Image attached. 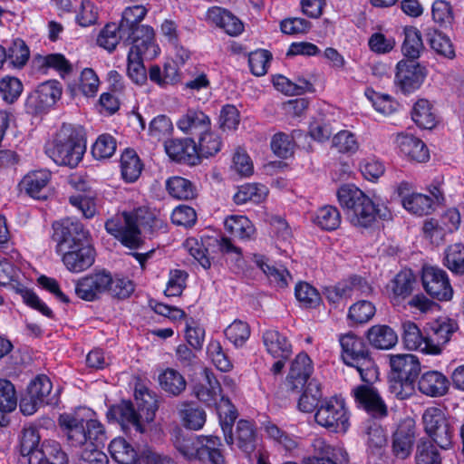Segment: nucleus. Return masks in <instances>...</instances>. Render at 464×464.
Returning a JSON list of instances; mask_svg holds the SVG:
<instances>
[{
    "label": "nucleus",
    "mask_w": 464,
    "mask_h": 464,
    "mask_svg": "<svg viewBox=\"0 0 464 464\" xmlns=\"http://www.w3.org/2000/svg\"><path fill=\"white\" fill-rule=\"evenodd\" d=\"M339 343L343 362L355 368L362 381L367 383L353 389L355 401L373 417L386 416L388 411L385 402L378 391L369 385L377 379L378 372L367 343L353 333L340 335Z\"/></svg>",
    "instance_id": "obj_1"
},
{
    "label": "nucleus",
    "mask_w": 464,
    "mask_h": 464,
    "mask_svg": "<svg viewBox=\"0 0 464 464\" xmlns=\"http://www.w3.org/2000/svg\"><path fill=\"white\" fill-rule=\"evenodd\" d=\"M59 423L71 447L82 449L81 459L89 464H108L107 455L100 448L104 445L106 433L96 420H84L72 414H62Z\"/></svg>",
    "instance_id": "obj_2"
},
{
    "label": "nucleus",
    "mask_w": 464,
    "mask_h": 464,
    "mask_svg": "<svg viewBox=\"0 0 464 464\" xmlns=\"http://www.w3.org/2000/svg\"><path fill=\"white\" fill-rule=\"evenodd\" d=\"M341 207L350 223L357 227H369L377 218L387 220L392 217L383 204L374 203L367 195L353 185H343L337 191Z\"/></svg>",
    "instance_id": "obj_3"
},
{
    "label": "nucleus",
    "mask_w": 464,
    "mask_h": 464,
    "mask_svg": "<svg viewBox=\"0 0 464 464\" xmlns=\"http://www.w3.org/2000/svg\"><path fill=\"white\" fill-rule=\"evenodd\" d=\"M76 295L84 301H94L108 293L119 299L128 298L134 291V285L127 277L116 276L106 270L92 273L80 278L74 288Z\"/></svg>",
    "instance_id": "obj_4"
},
{
    "label": "nucleus",
    "mask_w": 464,
    "mask_h": 464,
    "mask_svg": "<svg viewBox=\"0 0 464 464\" xmlns=\"http://www.w3.org/2000/svg\"><path fill=\"white\" fill-rule=\"evenodd\" d=\"M86 143L78 130L71 124H63L53 140L46 146L47 155L57 164L76 167L82 160Z\"/></svg>",
    "instance_id": "obj_5"
},
{
    "label": "nucleus",
    "mask_w": 464,
    "mask_h": 464,
    "mask_svg": "<svg viewBox=\"0 0 464 464\" xmlns=\"http://www.w3.org/2000/svg\"><path fill=\"white\" fill-rule=\"evenodd\" d=\"M147 13V8L141 5L128 6L122 12L120 24L123 37H131L137 48L151 52L155 42L154 30L150 25L140 24Z\"/></svg>",
    "instance_id": "obj_6"
},
{
    "label": "nucleus",
    "mask_w": 464,
    "mask_h": 464,
    "mask_svg": "<svg viewBox=\"0 0 464 464\" xmlns=\"http://www.w3.org/2000/svg\"><path fill=\"white\" fill-rule=\"evenodd\" d=\"M141 212V209L130 213L123 212L111 218L105 223L106 231L129 248L140 247L142 244L139 228L143 224L140 219Z\"/></svg>",
    "instance_id": "obj_7"
},
{
    "label": "nucleus",
    "mask_w": 464,
    "mask_h": 464,
    "mask_svg": "<svg viewBox=\"0 0 464 464\" xmlns=\"http://www.w3.org/2000/svg\"><path fill=\"white\" fill-rule=\"evenodd\" d=\"M349 412L343 399L336 396L322 400L316 410V423L332 432H346L349 426Z\"/></svg>",
    "instance_id": "obj_8"
},
{
    "label": "nucleus",
    "mask_w": 464,
    "mask_h": 464,
    "mask_svg": "<svg viewBox=\"0 0 464 464\" xmlns=\"http://www.w3.org/2000/svg\"><path fill=\"white\" fill-rule=\"evenodd\" d=\"M422 420L426 433L434 443L443 450L451 446L454 429L441 409L437 407L426 409Z\"/></svg>",
    "instance_id": "obj_9"
},
{
    "label": "nucleus",
    "mask_w": 464,
    "mask_h": 464,
    "mask_svg": "<svg viewBox=\"0 0 464 464\" xmlns=\"http://www.w3.org/2000/svg\"><path fill=\"white\" fill-rule=\"evenodd\" d=\"M53 240L55 252H64L78 245L89 242V232L77 219L67 218L53 224Z\"/></svg>",
    "instance_id": "obj_10"
},
{
    "label": "nucleus",
    "mask_w": 464,
    "mask_h": 464,
    "mask_svg": "<svg viewBox=\"0 0 464 464\" xmlns=\"http://www.w3.org/2000/svg\"><path fill=\"white\" fill-rule=\"evenodd\" d=\"M61 95L62 87L59 82H44L27 96L25 109L32 114L40 113L52 107Z\"/></svg>",
    "instance_id": "obj_11"
},
{
    "label": "nucleus",
    "mask_w": 464,
    "mask_h": 464,
    "mask_svg": "<svg viewBox=\"0 0 464 464\" xmlns=\"http://www.w3.org/2000/svg\"><path fill=\"white\" fill-rule=\"evenodd\" d=\"M421 281L428 295L439 301L450 300L453 295V289L450 283L447 273L436 266H424L422 269Z\"/></svg>",
    "instance_id": "obj_12"
},
{
    "label": "nucleus",
    "mask_w": 464,
    "mask_h": 464,
    "mask_svg": "<svg viewBox=\"0 0 464 464\" xmlns=\"http://www.w3.org/2000/svg\"><path fill=\"white\" fill-rule=\"evenodd\" d=\"M426 77L425 68L416 61H400L396 65L395 84L403 93L416 91Z\"/></svg>",
    "instance_id": "obj_13"
},
{
    "label": "nucleus",
    "mask_w": 464,
    "mask_h": 464,
    "mask_svg": "<svg viewBox=\"0 0 464 464\" xmlns=\"http://www.w3.org/2000/svg\"><path fill=\"white\" fill-rule=\"evenodd\" d=\"M64 266L72 273H81L91 267L95 260V250L89 242L58 252Z\"/></svg>",
    "instance_id": "obj_14"
},
{
    "label": "nucleus",
    "mask_w": 464,
    "mask_h": 464,
    "mask_svg": "<svg viewBox=\"0 0 464 464\" xmlns=\"http://www.w3.org/2000/svg\"><path fill=\"white\" fill-rule=\"evenodd\" d=\"M108 418L116 420L122 430L130 435H141L145 430L140 420V415L137 413L130 401H122L111 407Z\"/></svg>",
    "instance_id": "obj_15"
},
{
    "label": "nucleus",
    "mask_w": 464,
    "mask_h": 464,
    "mask_svg": "<svg viewBox=\"0 0 464 464\" xmlns=\"http://www.w3.org/2000/svg\"><path fill=\"white\" fill-rule=\"evenodd\" d=\"M167 155L174 161L188 165L198 163V151L196 142L191 138L170 139L164 142Z\"/></svg>",
    "instance_id": "obj_16"
},
{
    "label": "nucleus",
    "mask_w": 464,
    "mask_h": 464,
    "mask_svg": "<svg viewBox=\"0 0 464 464\" xmlns=\"http://www.w3.org/2000/svg\"><path fill=\"white\" fill-rule=\"evenodd\" d=\"M177 127L185 134L199 138L211 130V120L202 110L189 108L177 121Z\"/></svg>",
    "instance_id": "obj_17"
},
{
    "label": "nucleus",
    "mask_w": 464,
    "mask_h": 464,
    "mask_svg": "<svg viewBox=\"0 0 464 464\" xmlns=\"http://www.w3.org/2000/svg\"><path fill=\"white\" fill-rule=\"evenodd\" d=\"M158 45L153 42V48L150 51L137 48L132 44L128 53L127 72L131 81L137 84H142L147 80L146 69L143 64L142 56L147 58L155 57L158 53Z\"/></svg>",
    "instance_id": "obj_18"
},
{
    "label": "nucleus",
    "mask_w": 464,
    "mask_h": 464,
    "mask_svg": "<svg viewBox=\"0 0 464 464\" xmlns=\"http://www.w3.org/2000/svg\"><path fill=\"white\" fill-rule=\"evenodd\" d=\"M314 371L313 362L310 357L300 353L296 355L291 363L290 371L287 375V383L291 390H303L309 382V378Z\"/></svg>",
    "instance_id": "obj_19"
},
{
    "label": "nucleus",
    "mask_w": 464,
    "mask_h": 464,
    "mask_svg": "<svg viewBox=\"0 0 464 464\" xmlns=\"http://www.w3.org/2000/svg\"><path fill=\"white\" fill-rule=\"evenodd\" d=\"M50 179L51 173L48 170L41 169L30 172L19 183L20 190L24 191L33 198L45 199Z\"/></svg>",
    "instance_id": "obj_20"
},
{
    "label": "nucleus",
    "mask_w": 464,
    "mask_h": 464,
    "mask_svg": "<svg viewBox=\"0 0 464 464\" xmlns=\"http://www.w3.org/2000/svg\"><path fill=\"white\" fill-rule=\"evenodd\" d=\"M457 326L450 319L438 320L431 324L430 332L428 334L429 354H438L446 344Z\"/></svg>",
    "instance_id": "obj_21"
},
{
    "label": "nucleus",
    "mask_w": 464,
    "mask_h": 464,
    "mask_svg": "<svg viewBox=\"0 0 464 464\" xmlns=\"http://www.w3.org/2000/svg\"><path fill=\"white\" fill-rule=\"evenodd\" d=\"M390 365L394 376L413 383L420 372V363L413 354L391 355Z\"/></svg>",
    "instance_id": "obj_22"
},
{
    "label": "nucleus",
    "mask_w": 464,
    "mask_h": 464,
    "mask_svg": "<svg viewBox=\"0 0 464 464\" xmlns=\"http://www.w3.org/2000/svg\"><path fill=\"white\" fill-rule=\"evenodd\" d=\"M395 142L400 152L411 160L424 162L430 158L424 142L413 135L398 134Z\"/></svg>",
    "instance_id": "obj_23"
},
{
    "label": "nucleus",
    "mask_w": 464,
    "mask_h": 464,
    "mask_svg": "<svg viewBox=\"0 0 464 464\" xmlns=\"http://www.w3.org/2000/svg\"><path fill=\"white\" fill-rule=\"evenodd\" d=\"M450 387L448 378L438 371H429L421 374L418 382L419 391L430 397H440Z\"/></svg>",
    "instance_id": "obj_24"
},
{
    "label": "nucleus",
    "mask_w": 464,
    "mask_h": 464,
    "mask_svg": "<svg viewBox=\"0 0 464 464\" xmlns=\"http://www.w3.org/2000/svg\"><path fill=\"white\" fill-rule=\"evenodd\" d=\"M263 343L268 353L274 358L288 359L292 353V345L287 337L275 329L263 333Z\"/></svg>",
    "instance_id": "obj_25"
},
{
    "label": "nucleus",
    "mask_w": 464,
    "mask_h": 464,
    "mask_svg": "<svg viewBox=\"0 0 464 464\" xmlns=\"http://www.w3.org/2000/svg\"><path fill=\"white\" fill-rule=\"evenodd\" d=\"M143 447H138L135 450L130 443L122 438L112 440L109 445V451L115 461L120 464H139L142 461L140 451Z\"/></svg>",
    "instance_id": "obj_26"
},
{
    "label": "nucleus",
    "mask_w": 464,
    "mask_h": 464,
    "mask_svg": "<svg viewBox=\"0 0 464 464\" xmlns=\"http://www.w3.org/2000/svg\"><path fill=\"white\" fill-rule=\"evenodd\" d=\"M366 337L370 344L379 350L392 349L398 342L395 331L385 324H376L369 328Z\"/></svg>",
    "instance_id": "obj_27"
},
{
    "label": "nucleus",
    "mask_w": 464,
    "mask_h": 464,
    "mask_svg": "<svg viewBox=\"0 0 464 464\" xmlns=\"http://www.w3.org/2000/svg\"><path fill=\"white\" fill-rule=\"evenodd\" d=\"M221 440L217 436H200L198 459L212 464H224L225 458L221 452Z\"/></svg>",
    "instance_id": "obj_28"
},
{
    "label": "nucleus",
    "mask_w": 464,
    "mask_h": 464,
    "mask_svg": "<svg viewBox=\"0 0 464 464\" xmlns=\"http://www.w3.org/2000/svg\"><path fill=\"white\" fill-rule=\"evenodd\" d=\"M208 16L229 35L236 36L243 32L244 26L241 21L226 9L213 7L208 10Z\"/></svg>",
    "instance_id": "obj_29"
},
{
    "label": "nucleus",
    "mask_w": 464,
    "mask_h": 464,
    "mask_svg": "<svg viewBox=\"0 0 464 464\" xmlns=\"http://www.w3.org/2000/svg\"><path fill=\"white\" fill-rule=\"evenodd\" d=\"M402 340L407 349L429 354L428 336L423 335L418 325L411 322L402 323Z\"/></svg>",
    "instance_id": "obj_30"
},
{
    "label": "nucleus",
    "mask_w": 464,
    "mask_h": 464,
    "mask_svg": "<svg viewBox=\"0 0 464 464\" xmlns=\"http://www.w3.org/2000/svg\"><path fill=\"white\" fill-rule=\"evenodd\" d=\"M97 43L101 47H103L109 52H111L120 43L125 46H132V38L123 37V34L121 33V25L120 24H116L112 23L106 24L105 27L101 31L97 39Z\"/></svg>",
    "instance_id": "obj_31"
},
{
    "label": "nucleus",
    "mask_w": 464,
    "mask_h": 464,
    "mask_svg": "<svg viewBox=\"0 0 464 464\" xmlns=\"http://www.w3.org/2000/svg\"><path fill=\"white\" fill-rule=\"evenodd\" d=\"M27 390L45 405H54L58 402L57 393L52 391V382L44 374H40L32 380Z\"/></svg>",
    "instance_id": "obj_32"
},
{
    "label": "nucleus",
    "mask_w": 464,
    "mask_h": 464,
    "mask_svg": "<svg viewBox=\"0 0 464 464\" xmlns=\"http://www.w3.org/2000/svg\"><path fill=\"white\" fill-rule=\"evenodd\" d=\"M204 374L205 383L196 384L194 393L199 401L211 405L216 403L221 392V386L209 370L205 369Z\"/></svg>",
    "instance_id": "obj_33"
},
{
    "label": "nucleus",
    "mask_w": 464,
    "mask_h": 464,
    "mask_svg": "<svg viewBox=\"0 0 464 464\" xmlns=\"http://www.w3.org/2000/svg\"><path fill=\"white\" fill-rule=\"evenodd\" d=\"M414 441L413 427L401 425L393 434L392 450L397 458L406 459L411 451Z\"/></svg>",
    "instance_id": "obj_34"
},
{
    "label": "nucleus",
    "mask_w": 464,
    "mask_h": 464,
    "mask_svg": "<svg viewBox=\"0 0 464 464\" xmlns=\"http://www.w3.org/2000/svg\"><path fill=\"white\" fill-rule=\"evenodd\" d=\"M143 164L135 150L126 149L121 156V172L122 179L128 182H135L141 174Z\"/></svg>",
    "instance_id": "obj_35"
},
{
    "label": "nucleus",
    "mask_w": 464,
    "mask_h": 464,
    "mask_svg": "<svg viewBox=\"0 0 464 464\" xmlns=\"http://www.w3.org/2000/svg\"><path fill=\"white\" fill-rule=\"evenodd\" d=\"M17 398L14 386L6 379H0V426L7 423L6 414L15 410Z\"/></svg>",
    "instance_id": "obj_36"
},
{
    "label": "nucleus",
    "mask_w": 464,
    "mask_h": 464,
    "mask_svg": "<svg viewBox=\"0 0 464 464\" xmlns=\"http://www.w3.org/2000/svg\"><path fill=\"white\" fill-rule=\"evenodd\" d=\"M304 388V390L298 401V409L303 412H313L322 401L323 394L320 382L312 379Z\"/></svg>",
    "instance_id": "obj_37"
},
{
    "label": "nucleus",
    "mask_w": 464,
    "mask_h": 464,
    "mask_svg": "<svg viewBox=\"0 0 464 464\" xmlns=\"http://www.w3.org/2000/svg\"><path fill=\"white\" fill-rule=\"evenodd\" d=\"M404 36L401 52L407 61H416L423 50L420 32L413 26L405 27Z\"/></svg>",
    "instance_id": "obj_38"
},
{
    "label": "nucleus",
    "mask_w": 464,
    "mask_h": 464,
    "mask_svg": "<svg viewBox=\"0 0 464 464\" xmlns=\"http://www.w3.org/2000/svg\"><path fill=\"white\" fill-rule=\"evenodd\" d=\"M236 441L237 447L244 452L250 453L256 448V428L251 421L240 420L237 424Z\"/></svg>",
    "instance_id": "obj_39"
},
{
    "label": "nucleus",
    "mask_w": 464,
    "mask_h": 464,
    "mask_svg": "<svg viewBox=\"0 0 464 464\" xmlns=\"http://www.w3.org/2000/svg\"><path fill=\"white\" fill-rule=\"evenodd\" d=\"M225 229L239 239H249L255 233L252 222L245 216H231L226 218Z\"/></svg>",
    "instance_id": "obj_40"
},
{
    "label": "nucleus",
    "mask_w": 464,
    "mask_h": 464,
    "mask_svg": "<svg viewBox=\"0 0 464 464\" xmlns=\"http://www.w3.org/2000/svg\"><path fill=\"white\" fill-rule=\"evenodd\" d=\"M179 415L184 425L190 430H200L206 422L205 411L193 403H181L179 406Z\"/></svg>",
    "instance_id": "obj_41"
},
{
    "label": "nucleus",
    "mask_w": 464,
    "mask_h": 464,
    "mask_svg": "<svg viewBox=\"0 0 464 464\" xmlns=\"http://www.w3.org/2000/svg\"><path fill=\"white\" fill-rule=\"evenodd\" d=\"M160 385L166 392L178 396L185 391L187 382L183 375L175 369L168 368L159 376Z\"/></svg>",
    "instance_id": "obj_42"
},
{
    "label": "nucleus",
    "mask_w": 464,
    "mask_h": 464,
    "mask_svg": "<svg viewBox=\"0 0 464 464\" xmlns=\"http://www.w3.org/2000/svg\"><path fill=\"white\" fill-rule=\"evenodd\" d=\"M300 130H294L291 135L285 132L276 133L271 140V149L279 158L287 159L294 153L295 138L299 137Z\"/></svg>",
    "instance_id": "obj_43"
},
{
    "label": "nucleus",
    "mask_w": 464,
    "mask_h": 464,
    "mask_svg": "<svg viewBox=\"0 0 464 464\" xmlns=\"http://www.w3.org/2000/svg\"><path fill=\"white\" fill-rule=\"evenodd\" d=\"M166 188L169 194L177 199L188 200L195 197V188L187 179L174 176L167 179Z\"/></svg>",
    "instance_id": "obj_44"
},
{
    "label": "nucleus",
    "mask_w": 464,
    "mask_h": 464,
    "mask_svg": "<svg viewBox=\"0 0 464 464\" xmlns=\"http://www.w3.org/2000/svg\"><path fill=\"white\" fill-rule=\"evenodd\" d=\"M411 118L419 127L423 129H432L436 125V117L431 104L425 99H420L414 104Z\"/></svg>",
    "instance_id": "obj_45"
},
{
    "label": "nucleus",
    "mask_w": 464,
    "mask_h": 464,
    "mask_svg": "<svg viewBox=\"0 0 464 464\" xmlns=\"http://www.w3.org/2000/svg\"><path fill=\"white\" fill-rule=\"evenodd\" d=\"M255 262L277 287L284 288L288 285L291 276L286 269L271 266L264 256H255Z\"/></svg>",
    "instance_id": "obj_46"
},
{
    "label": "nucleus",
    "mask_w": 464,
    "mask_h": 464,
    "mask_svg": "<svg viewBox=\"0 0 464 464\" xmlns=\"http://www.w3.org/2000/svg\"><path fill=\"white\" fill-rule=\"evenodd\" d=\"M313 220L322 229L331 231L339 227L341 216L335 207L324 206L316 211Z\"/></svg>",
    "instance_id": "obj_47"
},
{
    "label": "nucleus",
    "mask_w": 464,
    "mask_h": 464,
    "mask_svg": "<svg viewBox=\"0 0 464 464\" xmlns=\"http://www.w3.org/2000/svg\"><path fill=\"white\" fill-rule=\"evenodd\" d=\"M433 199L424 194L412 193L410 198L403 200V208L417 216L427 215L430 212L433 206Z\"/></svg>",
    "instance_id": "obj_48"
},
{
    "label": "nucleus",
    "mask_w": 464,
    "mask_h": 464,
    "mask_svg": "<svg viewBox=\"0 0 464 464\" xmlns=\"http://www.w3.org/2000/svg\"><path fill=\"white\" fill-rule=\"evenodd\" d=\"M135 400L137 402L138 411L140 415H145L147 421L154 419L155 412L158 409V402L155 396L148 390H137L135 392Z\"/></svg>",
    "instance_id": "obj_49"
},
{
    "label": "nucleus",
    "mask_w": 464,
    "mask_h": 464,
    "mask_svg": "<svg viewBox=\"0 0 464 464\" xmlns=\"http://www.w3.org/2000/svg\"><path fill=\"white\" fill-rule=\"evenodd\" d=\"M200 436L177 434L173 440L175 449L187 459H197Z\"/></svg>",
    "instance_id": "obj_50"
},
{
    "label": "nucleus",
    "mask_w": 464,
    "mask_h": 464,
    "mask_svg": "<svg viewBox=\"0 0 464 464\" xmlns=\"http://www.w3.org/2000/svg\"><path fill=\"white\" fill-rule=\"evenodd\" d=\"M224 334L236 347H241L250 336V327L246 322L235 320L225 329Z\"/></svg>",
    "instance_id": "obj_51"
},
{
    "label": "nucleus",
    "mask_w": 464,
    "mask_h": 464,
    "mask_svg": "<svg viewBox=\"0 0 464 464\" xmlns=\"http://www.w3.org/2000/svg\"><path fill=\"white\" fill-rule=\"evenodd\" d=\"M413 277L411 273L401 272L396 275L392 282V300L398 303L400 299H404L412 292Z\"/></svg>",
    "instance_id": "obj_52"
},
{
    "label": "nucleus",
    "mask_w": 464,
    "mask_h": 464,
    "mask_svg": "<svg viewBox=\"0 0 464 464\" xmlns=\"http://www.w3.org/2000/svg\"><path fill=\"white\" fill-rule=\"evenodd\" d=\"M417 464H440L441 459L439 450L431 440L421 439L417 445Z\"/></svg>",
    "instance_id": "obj_53"
},
{
    "label": "nucleus",
    "mask_w": 464,
    "mask_h": 464,
    "mask_svg": "<svg viewBox=\"0 0 464 464\" xmlns=\"http://www.w3.org/2000/svg\"><path fill=\"white\" fill-rule=\"evenodd\" d=\"M332 142L333 147L343 154H354L360 147L355 134L346 130L337 132Z\"/></svg>",
    "instance_id": "obj_54"
},
{
    "label": "nucleus",
    "mask_w": 464,
    "mask_h": 464,
    "mask_svg": "<svg viewBox=\"0 0 464 464\" xmlns=\"http://www.w3.org/2000/svg\"><path fill=\"white\" fill-rule=\"evenodd\" d=\"M428 42L438 54L449 59L455 57V51L450 39L440 32L434 31L428 34Z\"/></svg>",
    "instance_id": "obj_55"
},
{
    "label": "nucleus",
    "mask_w": 464,
    "mask_h": 464,
    "mask_svg": "<svg viewBox=\"0 0 464 464\" xmlns=\"http://www.w3.org/2000/svg\"><path fill=\"white\" fill-rule=\"evenodd\" d=\"M375 306L369 301H359L349 308L348 318L354 324L369 322L375 314Z\"/></svg>",
    "instance_id": "obj_56"
},
{
    "label": "nucleus",
    "mask_w": 464,
    "mask_h": 464,
    "mask_svg": "<svg viewBox=\"0 0 464 464\" xmlns=\"http://www.w3.org/2000/svg\"><path fill=\"white\" fill-rule=\"evenodd\" d=\"M361 281V278H354L352 283L341 282L335 285L325 287L324 295L329 302L338 303L343 298L350 297L356 287V283L360 284Z\"/></svg>",
    "instance_id": "obj_57"
},
{
    "label": "nucleus",
    "mask_w": 464,
    "mask_h": 464,
    "mask_svg": "<svg viewBox=\"0 0 464 464\" xmlns=\"http://www.w3.org/2000/svg\"><path fill=\"white\" fill-rule=\"evenodd\" d=\"M295 295L298 302L304 307H315L321 301L318 291L306 282H300L295 285Z\"/></svg>",
    "instance_id": "obj_58"
},
{
    "label": "nucleus",
    "mask_w": 464,
    "mask_h": 464,
    "mask_svg": "<svg viewBox=\"0 0 464 464\" xmlns=\"http://www.w3.org/2000/svg\"><path fill=\"white\" fill-rule=\"evenodd\" d=\"M7 53V61L14 67L21 68L28 61L30 52L25 43L21 39H15L9 46Z\"/></svg>",
    "instance_id": "obj_59"
},
{
    "label": "nucleus",
    "mask_w": 464,
    "mask_h": 464,
    "mask_svg": "<svg viewBox=\"0 0 464 464\" xmlns=\"http://www.w3.org/2000/svg\"><path fill=\"white\" fill-rule=\"evenodd\" d=\"M115 150V139L110 134H102L92 145V154L97 160H104L111 158Z\"/></svg>",
    "instance_id": "obj_60"
},
{
    "label": "nucleus",
    "mask_w": 464,
    "mask_h": 464,
    "mask_svg": "<svg viewBox=\"0 0 464 464\" xmlns=\"http://www.w3.org/2000/svg\"><path fill=\"white\" fill-rule=\"evenodd\" d=\"M23 92L21 81L13 76H5L0 80V93L8 103L14 102Z\"/></svg>",
    "instance_id": "obj_61"
},
{
    "label": "nucleus",
    "mask_w": 464,
    "mask_h": 464,
    "mask_svg": "<svg viewBox=\"0 0 464 464\" xmlns=\"http://www.w3.org/2000/svg\"><path fill=\"white\" fill-rule=\"evenodd\" d=\"M445 266L453 272H464V246L454 244L450 246L445 254Z\"/></svg>",
    "instance_id": "obj_62"
},
{
    "label": "nucleus",
    "mask_w": 464,
    "mask_h": 464,
    "mask_svg": "<svg viewBox=\"0 0 464 464\" xmlns=\"http://www.w3.org/2000/svg\"><path fill=\"white\" fill-rule=\"evenodd\" d=\"M207 352L214 365L219 371L228 372L232 368V363L218 341H211L208 345Z\"/></svg>",
    "instance_id": "obj_63"
},
{
    "label": "nucleus",
    "mask_w": 464,
    "mask_h": 464,
    "mask_svg": "<svg viewBox=\"0 0 464 464\" xmlns=\"http://www.w3.org/2000/svg\"><path fill=\"white\" fill-rule=\"evenodd\" d=\"M198 160L200 157L208 158L220 150L221 141L218 136L210 130L198 138Z\"/></svg>",
    "instance_id": "obj_64"
}]
</instances>
